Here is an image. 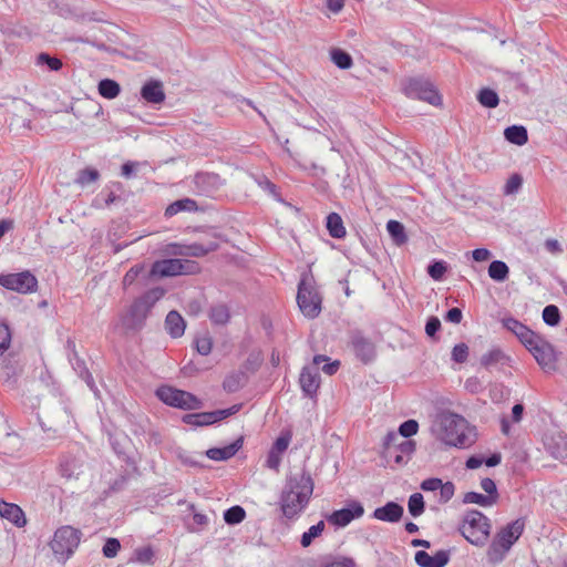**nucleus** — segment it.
I'll use <instances>...</instances> for the list:
<instances>
[{
    "label": "nucleus",
    "mask_w": 567,
    "mask_h": 567,
    "mask_svg": "<svg viewBox=\"0 0 567 567\" xmlns=\"http://www.w3.org/2000/svg\"><path fill=\"white\" fill-rule=\"evenodd\" d=\"M313 486V480L307 471L287 480L279 497L280 512L287 520L299 518L310 502Z\"/></svg>",
    "instance_id": "nucleus-1"
},
{
    "label": "nucleus",
    "mask_w": 567,
    "mask_h": 567,
    "mask_svg": "<svg viewBox=\"0 0 567 567\" xmlns=\"http://www.w3.org/2000/svg\"><path fill=\"white\" fill-rule=\"evenodd\" d=\"M165 293L164 288L154 287L135 298L121 318L123 328L133 332L142 330L152 308Z\"/></svg>",
    "instance_id": "nucleus-2"
},
{
    "label": "nucleus",
    "mask_w": 567,
    "mask_h": 567,
    "mask_svg": "<svg viewBox=\"0 0 567 567\" xmlns=\"http://www.w3.org/2000/svg\"><path fill=\"white\" fill-rule=\"evenodd\" d=\"M525 529V519L517 518L503 527L491 543L487 556L491 563H501L504 560L506 553L519 539Z\"/></svg>",
    "instance_id": "nucleus-3"
},
{
    "label": "nucleus",
    "mask_w": 567,
    "mask_h": 567,
    "mask_svg": "<svg viewBox=\"0 0 567 567\" xmlns=\"http://www.w3.org/2000/svg\"><path fill=\"white\" fill-rule=\"evenodd\" d=\"M297 303L302 315L309 319L319 317L322 297L312 274L305 272L298 284Z\"/></svg>",
    "instance_id": "nucleus-4"
},
{
    "label": "nucleus",
    "mask_w": 567,
    "mask_h": 567,
    "mask_svg": "<svg viewBox=\"0 0 567 567\" xmlns=\"http://www.w3.org/2000/svg\"><path fill=\"white\" fill-rule=\"evenodd\" d=\"M458 530L472 545L483 546L491 534V522L482 512L470 509L465 513Z\"/></svg>",
    "instance_id": "nucleus-5"
},
{
    "label": "nucleus",
    "mask_w": 567,
    "mask_h": 567,
    "mask_svg": "<svg viewBox=\"0 0 567 567\" xmlns=\"http://www.w3.org/2000/svg\"><path fill=\"white\" fill-rule=\"evenodd\" d=\"M441 439L449 445L455 447H465L471 445L472 441L465 434L466 420L452 412H443L437 417Z\"/></svg>",
    "instance_id": "nucleus-6"
},
{
    "label": "nucleus",
    "mask_w": 567,
    "mask_h": 567,
    "mask_svg": "<svg viewBox=\"0 0 567 567\" xmlns=\"http://www.w3.org/2000/svg\"><path fill=\"white\" fill-rule=\"evenodd\" d=\"M82 532L65 525L58 528L50 543V547L58 560L65 563L78 548Z\"/></svg>",
    "instance_id": "nucleus-7"
},
{
    "label": "nucleus",
    "mask_w": 567,
    "mask_h": 567,
    "mask_svg": "<svg viewBox=\"0 0 567 567\" xmlns=\"http://www.w3.org/2000/svg\"><path fill=\"white\" fill-rule=\"evenodd\" d=\"M414 451L415 442L401 437L396 432L390 431L383 439V455L395 464H405Z\"/></svg>",
    "instance_id": "nucleus-8"
},
{
    "label": "nucleus",
    "mask_w": 567,
    "mask_h": 567,
    "mask_svg": "<svg viewBox=\"0 0 567 567\" xmlns=\"http://www.w3.org/2000/svg\"><path fill=\"white\" fill-rule=\"evenodd\" d=\"M156 396L166 405L181 410H198L203 402L190 392L169 385H162L156 390Z\"/></svg>",
    "instance_id": "nucleus-9"
},
{
    "label": "nucleus",
    "mask_w": 567,
    "mask_h": 567,
    "mask_svg": "<svg viewBox=\"0 0 567 567\" xmlns=\"http://www.w3.org/2000/svg\"><path fill=\"white\" fill-rule=\"evenodd\" d=\"M348 347L354 357L363 364L372 363L377 358V347L374 342L364 336L363 331L352 329L348 334Z\"/></svg>",
    "instance_id": "nucleus-10"
},
{
    "label": "nucleus",
    "mask_w": 567,
    "mask_h": 567,
    "mask_svg": "<svg viewBox=\"0 0 567 567\" xmlns=\"http://www.w3.org/2000/svg\"><path fill=\"white\" fill-rule=\"evenodd\" d=\"M0 286L19 293H32L38 289V279L29 270L17 274H0Z\"/></svg>",
    "instance_id": "nucleus-11"
},
{
    "label": "nucleus",
    "mask_w": 567,
    "mask_h": 567,
    "mask_svg": "<svg viewBox=\"0 0 567 567\" xmlns=\"http://www.w3.org/2000/svg\"><path fill=\"white\" fill-rule=\"evenodd\" d=\"M403 92L408 97L425 101L432 105L441 103V95L435 87L423 79H409L403 86Z\"/></svg>",
    "instance_id": "nucleus-12"
},
{
    "label": "nucleus",
    "mask_w": 567,
    "mask_h": 567,
    "mask_svg": "<svg viewBox=\"0 0 567 567\" xmlns=\"http://www.w3.org/2000/svg\"><path fill=\"white\" fill-rule=\"evenodd\" d=\"M527 350L543 369L555 370L557 362L556 351L553 344L542 336H538Z\"/></svg>",
    "instance_id": "nucleus-13"
},
{
    "label": "nucleus",
    "mask_w": 567,
    "mask_h": 567,
    "mask_svg": "<svg viewBox=\"0 0 567 567\" xmlns=\"http://www.w3.org/2000/svg\"><path fill=\"white\" fill-rule=\"evenodd\" d=\"M364 514L362 504L358 501H351L341 509L333 511L327 520L336 527H346L353 519L360 518Z\"/></svg>",
    "instance_id": "nucleus-14"
},
{
    "label": "nucleus",
    "mask_w": 567,
    "mask_h": 567,
    "mask_svg": "<svg viewBox=\"0 0 567 567\" xmlns=\"http://www.w3.org/2000/svg\"><path fill=\"white\" fill-rule=\"evenodd\" d=\"M66 349L69 350L68 358L73 370L83 381H85V383L92 391H96L94 379L91 372L89 371L85 361L79 357V353L75 349V342L69 339L66 341Z\"/></svg>",
    "instance_id": "nucleus-15"
},
{
    "label": "nucleus",
    "mask_w": 567,
    "mask_h": 567,
    "mask_svg": "<svg viewBox=\"0 0 567 567\" xmlns=\"http://www.w3.org/2000/svg\"><path fill=\"white\" fill-rule=\"evenodd\" d=\"M194 190L197 195L212 196L221 185V178L216 173L199 172L194 176Z\"/></svg>",
    "instance_id": "nucleus-16"
},
{
    "label": "nucleus",
    "mask_w": 567,
    "mask_h": 567,
    "mask_svg": "<svg viewBox=\"0 0 567 567\" xmlns=\"http://www.w3.org/2000/svg\"><path fill=\"white\" fill-rule=\"evenodd\" d=\"M173 255L187 257H204L218 249L219 244L216 240L207 243H193L189 245H173Z\"/></svg>",
    "instance_id": "nucleus-17"
},
{
    "label": "nucleus",
    "mask_w": 567,
    "mask_h": 567,
    "mask_svg": "<svg viewBox=\"0 0 567 567\" xmlns=\"http://www.w3.org/2000/svg\"><path fill=\"white\" fill-rule=\"evenodd\" d=\"M502 323L504 328H506L508 331L513 332L517 337V339L526 349L529 348V346H532V342L539 336L538 333L529 329L526 324L512 317L504 318L502 320Z\"/></svg>",
    "instance_id": "nucleus-18"
},
{
    "label": "nucleus",
    "mask_w": 567,
    "mask_h": 567,
    "mask_svg": "<svg viewBox=\"0 0 567 567\" xmlns=\"http://www.w3.org/2000/svg\"><path fill=\"white\" fill-rule=\"evenodd\" d=\"M182 262L177 258L161 259L153 262L147 278L175 277L181 275Z\"/></svg>",
    "instance_id": "nucleus-19"
},
{
    "label": "nucleus",
    "mask_w": 567,
    "mask_h": 567,
    "mask_svg": "<svg viewBox=\"0 0 567 567\" xmlns=\"http://www.w3.org/2000/svg\"><path fill=\"white\" fill-rule=\"evenodd\" d=\"M414 559L420 567H445L450 561V550L441 549L433 556L425 550H417Z\"/></svg>",
    "instance_id": "nucleus-20"
},
{
    "label": "nucleus",
    "mask_w": 567,
    "mask_h": 567,
    "mask_svg": "<svg viewBox=\"0 0 567 567\" xmlns=\"http://www.w3.org/2000/svg\"><path fill=\"white\" fill-rule=\"evenodd\" d=\"M299 383L303 393L307 396L312 398L313 395H316L320 385V375L318 372V368H303L300 373Z\"/></svg>",
    "instance_id": "nucleus-21"
},
{
    "label": "nucleus",
    "mask_w": 567,
    "mask_h": 567,
    "mask_svg": "<svg viewBox=\"0 0 567 567\" xmlns=\"http://www.w3.org/2000/svg\"><path fill=\"white\" fill-rule=\"evenodd\" d=\"M403 506L396 502H388L385 505L374 509L372 517L386 523H398L403 516Z\"/></svg>",
    "instance_id": "nucleus-22"
},
{
    "label": "nucleus",
    "mask_w": 567,
    "mask_h": 567,
    "mask_svg": "<svg viewBox=\"0 0 567 567\" xmlns=\"http://www.w3.org/2000/svg\"><path fill=\"white\" fill-rule=\"evenodd\" d=\"M142 99L151 104H161L165 100L163 83L158 80H150L141 89Z\"/></svg>",
    "instance_id": "nucleus-23"
},
{
    "label": "nucleus",
    "mask_w": 567,
    "mask_h": 567,
    "mask_svg": "<svg viewBox=\"0 0 567 567\" xmlns=\"http://www.w3.org/2000/svg\"><path fill=\"white\" fill-rule=\"evenodd\" d=\"M244 436H239L233 443L224 447H212L206 451V456L213 461H227L236 455V453L243 447Z\"/></svg>",
    "instance_id": "nucleus-24"
},
{
    "label": "nucleus",
    "mask_w": 567,
    "mask_h": 567,
    "mask_svg": "<svg viewBox=\"0 0 567 567\" xmlns=\"http://www.w3.org/2000/svg\"><path fill=\"white\" fill-rule=\"evenodd\" d=\"M0 516L14 524L17 527H23L27 524V519L21 507L17 504L8 503L2 499H0Z\"/></svg>",
    "instance_id": "nucleus-25"
},
{
    "label": "nucleus",
    "mask_w": 567,
    "mask_h": 567,
    "mask_svg": "<svg viewBox=\"0 0 567 567\" xmlns=\"http://www.w3.org/2000/svg\"><path fill=\"white\" fill-rule=\"evenodd\" d=\"M110 444L114 451V453L122 458L127 466L132 467L134 471L137 470L136 461L128 456L125 453V445L130 442V439L125 434H110L109 435Z\"/></svg>",
    "instance_id": "nucleus-26"
},
{
    "label": "nucleus",
    "mask_w": 567,
    "mask_h": 567,
    "mask_svg": "<svg viewBox=\"0 0 567 567\" xmlns=\"http://www.w3.org/2000/svg\"><path fill=\"white\" fill-rule=\"evenodd\" d=\"M511 358L501 349L493 348L481 358V364L486 369L495 367H505L509 363Z\"/></svg>",
    "instance_id": "nucleus-27"
},
{
    "label": "nucleus",
    "mask_w": 567,
    "mask_h": 567,
    "mask_svg": "<svg viewBox=\"0 0 567 567\" xmlns=\"http://www.w3.org/2000/svg\"><path fill=\"white\" fill-rule=\"evenodd\" d=\"M185 320L176 310H171L165 318V328L172 338H179L185 332Z\"/></svg>",
    "instance_id": "nucleus-28"
},
{
    "label": "nucleus",
    "mask_w": 567,
    "mask_h": 567,
    "mask_svg": "<svg viewBox=\"0 0 567 567\" xmlns=\"http://www.w3.org/2000/svg\"><path fill=\"white\" fill-rule=\"evenodd\" d=\"M248 377L245 371H235L227 374L223 381V389L228 393L239 391L247 383Z\"/></svg>",
    "instance_id": "nucleus-29"
},
{
    "label": "nucleus",
    "mask_w": 567,
    "mask_h": 567,
    "mask_svg": "<svg viewBox=\"0 0 567 567\" xmlns=\"http://www.w3.org/2000/svg\"><path fill=\"white\" fill-rule=\"evenodd\" d=\"M326 227L329 235L334 239H342L347 235L343 220L338 213H330L327 216Z\"/></svg>",
    "instance_id": "nucleus-30"
},
{
    "label": "nucleus",
    "mask_w": 567,
    "mask_h": 567,
    "mask_svg": "<svg viewBox=\"0 0 567 567\" xmlns=\"http://www.w3.org/2000/svg\"><path fill=\"white\" fill-rule=\"evenodd\" d=\"M504 137L507 142L522 146L528 141V132L523 125H511L504 130Z\"/></svg>",
    "instance_id": "nucleus-31"
},
{
    "label": "nucleus",
    "mask_w": 567,
    "mask_h": 567,
    "mask_svg": "<svg viewBox=\"0 0 567 567\" xmlns=\"http://www.w3.org/2000/svg\"><path fill=\"white\" fill-rule=\"evenodd\" d=\"M198 209V205L196 200L192 198H182L169 204L165 209V217L169 218L181 212H196Z\"/></svg>",
    "instance_id": "nucleus-32"
},
{
    "label": "nucleus",
    "mask_w": 567,
    "mask_h": 567,
    "mask_svg": "<svg viewBox=\"0 0 567 567\" xmlns=\"http://www.w3.org/2000/svg\"><path fill=\"white\" fill-rule=\"evenodd\" d=\"M330 59L341 70H348L353 65L352 56L340 48H332L330 50Z\"/></svg>",
    "instance_id": "nucleus-33"
},
{
    "label": "nucleus",
    "mask_w": 567,
    "mask_h": 567,
    "mask_svg": "<svg viewBox=\"0 0 567 567\" xmlns=\"http://www.w3.org/2000/svg\"><path fill=\"white\" fill-rule=\"evenodd\" d=\"M478 103L486 109H495L499 104L497 92L491 87H483L477 92Z\"/></svg>",
    "instance_id": "nucleus-34"
},
{
    "label": "nucleus",
    "mask_w": 567,
    "mask_h": 567,
    "mask_svg": "<svg viewBox=\"0 0 567 567\" xmlns=\"http://www.w3.org/2000/svg\"><path fill=\"white\" fill-rule=\"evenodd\" d=\"M386 230H388L389 235L391 236L392 240L396 245L400 246L408 241L405 228L402 223L391 219L386 224Z\"/></svg>",
    "instance_id": "nucleus-35"
},
{
    "label": "nucleus",
    "mask_w": 567,
    "mask_h": 567,
    "mask_svg": "<svg viewBox=\"0 0 567 567\" xmlns=\"http://www.w3.org/2000/svg\"><path fill=\"white\" fill-rule=\"evenodd\" d=\"M97 90L101 96L112 100L120 94L121 86L112 79H103L99 82Z\"/></svg>",
    "instance_id": "nucleus-36"
},
{
    "label": "nucleus",
    "mask_w": 567,
    "mask_h": 567,
    "mask_svg": "<svg viewBox=\"0 0 567 567\" xmlns=\"http://www.w3.org/2000/svg\"><path fill=\"white\" fill-rule=\"evenodd\" d=\"M509 268L506 262L502 260H493L488 266V276L497 281L503 282L508 278Z\"/></svg>",
    "instance_id": "nucleus-37"
},
{
    "label": "nucleus",
    "mask_w": 567,
    "mask_h": 567,
    "mask_svg": "<svg viewBox=\"0 0 567 567\" xmlns=\"http://www.w3.org/2000/svg\"><path fill=\"white\" fill-rule=\"evenodd\" d=\"M549 450L555 458L567 463V436L558 435L553 440Z\"/></svg>",
    "instance_id": "nucleus-38"
},
{
    "label": "nucleus",
    "mask_w": 567,
    "mask_h": 567,
    "mask_svg": "<svg viewBox=\"0 0 567 567\" xmlns=\"http://www.w3.org/2000/svg\"><path fill=\"white\" fill-rule=\"evenodd\" d=\"M246 518V511L240 505H234L224 512V520L228 525H237Z\"/></svg>",
    "instance_id": "nucleus-39"
},
{
    "label": "nucleus",
    "mask_w": 567,
    "mask_h": 567,
    "mask_svg": "<svg viewBox=\"0 0 567 567\" xmlns=\"http://www.w3.org/2000/svg\"><path fill=\"white\" fill-rule=\"evenodd\" d=\"M447 262L444 261V260H432L427 268H426V271H427V275L435 281H441L446 271H447Z\"/></svg>",
    "instance_id": "nucleus-40"
},
{
    "label": "nucleus",
    "mask_w": 567,
    "mask_h": 567,
    "mask_svg": "<svg viewBox=\"0 0 567 567\" xmlns=\"http://www.w3.org/2000/svg\"><path fill=\"white\" fill-rule=\"evenodd\" d=\"M229 310L225 305H216L210 308L209 319L215 324H226L229 321Z\"/></svg>",
    "instance_id": "nucleus-41"
},
{
    "label": "nucleus",
    "mask_w": 567,
    "mask_h": 567,
    "mask_svg": "<svg viewBox=\"0 0 567 567\" xmlns=\"http://www.w3.org/2000/svg\"><path fill=\"white\" fill-rule=\"evenodd\" d=\"M408 509L413 517H417L424 513L425 503L421 493H414L409 497Z\"/></svg>",
    "instance_id": "nucleus-42"
},
{
    "label": "nucleus",
    "mask_w": 567,
    "mask_h": 567,
    "mask_svg": "<svg viewBox=\"0 0 567 567\" xmlns=\"http://www.w3.org/2000/svg\"><path fill=\"white\" fill-rule=\"evenodd\" d=\"M324 529V522L320 520L316 525H312L307 532L301 535L300 544L302 547L311 545L315 538L321 535Z\"/></svg>",
    "instance_id": "nucleus-43"
},
{
    "label": "nucleus",
    "mask_w": 567,
    "mask_h": 567,
    "mask_svg": "<svg viewBox=\"0 0 567 567\" xmlns=\"http://www.w3.org/2000/svg\"><path fill=\"white\" fill-rule=\"evenodd\" d=\"M561 319L559 308L555 305H548L543 310V320L546 324L550 327H556L559 324Z\"/></svg>",
    "instance_id": "nucleus-44"
},
{
    "label": "nucleus",
    "mask_w": 567,
    "mask_h": 567,
    "mask_svg": "<svg viewBox=\"0 0 567 567\" xmlns=\"http://www.w3.org/2000/svg\"><path fill=\"white\" fill-rule=\"evenodd\" d=\"M212 416L209 412H198V413H190L186 414L183 417V421L187 424H192L195 426H204V425H210L212 423Z\"/></svg>",
    "instance_id": "nucleus-45"
},
{
    "label": "nucleus",
    "mask_w": 567,
    "mask_h": 567,
    "mask_svg": "<svg viewBox=\"0 0 567 567\" xmlns=\"http://www.w3.org/2000/svg\"><path fill=\"white\" fill-rule=\"evenodd\" d=\"M255 182L257 185L269 195H271L277 200H281L280 193L278 192V187L274 184L266 175H258L255 177Z\"/></svg>",
    "instance_id": "nucleus-46"
},
{
    "label": "nucleus",
    "mask_w": 567,
    "mask_h": 567,
    "mask_svg": "<svg viewBox=\"0 0 567 567\" xmlns=\"http://www.w3.org/2000/svg\"><path fill=\"white\" fill-rule=\"evenodd\" d=\"M464 504H477L483 507H488L493 505V498L486 497L485 495L477 492H467L463 497Z\"/></svg>",
    "instance_id": "nucleus-47"
},
{
    "label": "nucleus",
    "mask_w": 567,
    "mask_h": 567,
    "mask_svg": "<svg viewBox=\"0 0 567 567\" xmlns=\"http://www.w3.org/2000/svg\"><path fill=\"white\" fill-rule=\"evenodd\" d=\"M329 361V358L327 355H323V354H317L313 357V364L315 367L318 368V365L322 362H327L322 368L321 370L328 374V375H333L339 367H340V361L338 360H334L332 362H328Z\"/></svg>",
    "instance_id": "nucleus-48"
},
{
    "label": "nucleus",
    "mask_w": 567,
    "mask_h": 567,
    "mask_svg": "<svg viewBox=\"0 0 567 567\" xmlns=\"http://www.w3.org/2000/svg\"><path fill=\"white\" fill-rule=\"evenodd\" d=\"M37 63L39 65H47L50 71H59L63 66V63L60 59L51 56L45 52H42L37 56Z\"/></svg>",
    "instance_id": "nucleus-49"
},
{
    "label": "nucleus",
    "mask_w": 567,
    "mask_h": 567,
    "mask_svg": "<svg viewBox=\"0 0 567 567\" xmlns=\"http://www.w3.org/2000/svg\"><path fill=\"white\" fill-rule=\"evenodd\" d=\"M99 177H100V173L97 169L92 168V167H86L79 172L75 182L82 186H85L90 183L95 182L96 179H99Z\"/></svg>",
    "instance_id": "nucleus-50"
},
{
    "label": "nucleus",
    "mask_w": 567,
    "mask_h": 567,
    "mask_svg": "<svg viewBox=\"0 0 567 567\" xmlns=\"http://www.w3.org/2000/svg\"><path fill=\"white\" fill-rule=\"evenodd\" d=\"M417 431L419 423L415 420L410 419L400 424L398 434L401 437L410 440V437L415 435Z\"/></svg>",
    "instance_id": "nucleus-51"
},
{
    "label": "nucleus",
    "mask_w": 567,
    "mask_h": 567,
    "mask_svg": "<svg viewBox=\"0 0 567 567\" xmlns=\"http://www.w3.org/2000/svg\"><path fill=\"white\" fill-rule=\"evenodd\" d=\"M144 269H145V267L143 264H137V265H134L133 267H131L123 277V280H122L123 287L127 288V287L132 286L135 282V280L137 279V277L142 272H144Z\"/></svg>",
    "instance_id": "nucleus-52"
},
{
    "label": "nucleus",
    "mask_w": 567,
    "mask_h": 567,
    "mask_svg": "<svg viewBox=\"0 0 567 567\" xmlns=\"http://www.w3.org/2000/svg\"><path fill=\"white\" fill-rule=\"evenodd\" d=\"M523 185V177L522 175L515 173L513 174L506 182L503 193L505 195H513L516 194Z\"/></svg>",
    "instance_id": "nucleus-53"
},
{
    "label": "nucleus",
    "mask_w": 567,
    "mask_h": 567,
    "mask_svg": "<svg viewBox=\"0 0 567 567\" xmlns=\"http://www.w3.org/2000/svg\"><path fill=\"white\" fill-rule=\"evenodd\" d=\"M291 436L292 435H291L290 431L281 432V434L274 442V445H272L271 450L274 452H277L278 454L284 453L288 449V446H289V443L291 441Z\"/></svg>",
    "instance_id": "nucleus-54"
},
{
    "label": "nucleus",
    "mask_w": 567,
    "mask_h": 567,
    "mask_svg": "<svg viewBox=\"0 0 567 567\" xmlns=\"http://www.w3.org/2000/svg\"><path fill=\"white\" fill-rule=\"evenodd\" d=\"M196 351L202 355H208L213 349V339L209 336H202L195 339Z\"/></svg>",
    "instance_id": "nucleus-55"
},
{
    "label": "nucleus",
    "mask_w": 567,
    "mask_h": 567,
    "mask_svg": "<svg viewBox=\"0 0 567 567\" xmlns=\"http://www.w3.org/2000/svg\"><path fill=\"white\" fill-rule=\"evenodd\" d=\"M440 489V497L439 503L440 504H446L452 499V497L455 494V485L453 482H442V486L439 487Z\"/></svg>",
    "instance_id": "nucleus-56"
},
{
    "label": "nucleus",
    "mask_w": 567,
    "mask_h": 567,
    "mask_svg": "<svg viewBox=\"0 0 567 567\" xmlns=\"http://www.w3.org/2000/svg\"><path fill=\"white\" fill-rule=\"evenodd\" d=\"M468 358V347L461 342L454 346L452 350V360L456 363H464Z\"/></svg>",
    "instance_id": "nucleus-57"
},
{
    "label": "nucleus",
    "mask_w": 567,
    "mask_h": 567,
    "mask_svg": "<svg viewBox=\"0 0 567 567\" xmlns=\"http://www.w3.org/2000/svg\"><path fill=\"white\" fill-rule=\"evenodd\" d=\"M121 549V544L117 538H107L103 545L102 553L106 558H113Z\"/></svg>",
    "instance_id": "nucleus-58"
},
{
    "label": "nucleus",
    "mask_w": 567,
    "mask_h": 567,
    "mask_svg": "<svg viewBox=\"0 0 567 567\" xmlns=\"http://www.w3.org/2000/svg\"><path fill=\"white\" fill-rule=\"evenodd\" d=\"M481 487L487 494L485 495L486 497L493 498L494 505L498 499V492L495 482L489 477H485L481 481Z\"/></svg>",
    "instance_id": "nucleus-59"
},
{
    "label": "nucleus",
    "mask_w": 567,
    "mask_h": 567,
    "mask_svg": "<svg viewBox=\"0 0 567 567\" xmlns=\"http://www.w3.org/2000/svg\"><path fill=\"white\" fill-rule=\"evenodd\" d=\"M11 343V332L6 323H0V354L7 351Z\"/></svg>",
    "instance_id": "nucleus-60"
},
{
    "label": "nucleus",
    "mask_w": 567,
    "mask_h": 567,
    "mask_svg": "<svg viewBox=\"0 0 567 567\" xmlns=\"http://www.w3.org/2000/svg\"><path fill=\"white\" fill-rule=\"evenodd\" d=\"M262 362L260 353H250L243 364V368L250 372H256Z\"/></svg>",
    "instance_id": "nucleus-61"
},
{
    "label": "nucleus",
    "mask_w": 567,
    "mask_h": 567,
    "mask_svg": "<svg viewBox=\"0 0 567 567\" xmlns=\"http://www.w3.org/2000/svg\"><path fill=\"white\" fill-rule=\"evenodd\" d=\"M441 329V321L437 317L432 316L426 320L425 323V333L427 337L434 339L436 337V333Z\"/></svg>",
    "instance_id": "nucleus-62"
},
{
    "label": "nucleus",
    "mask_w": 567,
    "mask_h": 567,
    "mask_svg": "<svg viewBox=\"0 0 567 567\" xmlns=\"http://www.w3.org/2000/svg\"><path fill=\"white\" fill-rule=\"evenodd\" d=\"M135 557L138 563L148 564L154 557V551L151 547H141L135 550Z\"/></svg>",
    "instance_id": "nucleus-63"
},
{
    "label": "nucleus",
    "mask_w": 567,
    "mask_h": 567,
    "mask_svg": "<svg viewBox=\"0 0 567 567\" xmlns=\"http://www.w3.org/2000/svg\"><path fill=\"white\" fill-rule=\"evenodd\" d=\"M182 269L181 275H195L199 271L198 262L189 259H181Z\"/></svg>",
    "instance_id": "nucleus-64"
}]
</instances>
